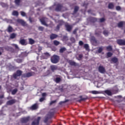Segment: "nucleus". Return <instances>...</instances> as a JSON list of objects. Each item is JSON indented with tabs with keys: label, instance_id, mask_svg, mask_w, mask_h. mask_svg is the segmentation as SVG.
<instances>
[{
	"label": "nucleus",
	"instance_id": "1",
	"mask_svg": "<svg viewBox=\"0 0 125 125\" xmlns=\"http://www.w3.org/2000/svg\"><path fill=\"white\" fill-rule=\"evenodd\" d=\"M59 60H60V57L58 55H54L51 57V62L53 64H57L59 62Z\"/></svg>",
	"mask_w": 125,
	"mask_h": 125
},
{
	"label": "nucleus",
	"instance_id": "2",
	"mask_svg": "<svg viewBox=\"0 0 125 125\" xmlns=\"http://www.w3.org/2000/svg\"><path fill=\"white\" fill-rule=\"evenodd\" d=\"M54 6H55V10L57 12H60V11H62V9L63 8V5L61 3H55Z\"/></svg>",
	"mask_w": 125,
	"mask_h": 125
},
{
	"label": "nucleus",
	"instance_id": "3",
	"mask_svg": "<svg viewBox=\"0 0 125 125\" xmlns=\"http://www.w3.org/2000/svg\"><path fill=\"white\" fill-rule=\"evenodd\" d=\"M36 75V73L34 72L31 71L29 72H27L26 73L23 74L22 75V78H30L31 77H33Z\"/></svg>",
	"mask_w": 125,
	"mask_h": 125
},
{
	"label": "nucleus",
	"instance_id": "4",
	"mask_svg": "<svg viewBox=\"0 0 125 125\" xmlns=\"http://www.w3.org/2000/svg\"><path fill=\"white\" fill-rule=\"evenodd\" d=\"M23 72L22 71L20 70H18L16 71V73H15L13 75V78L16 80L17 79V77H20L22 75V73Z\"/></svg>",
	"mask_w": 125,
	"mask_h": 125
},
{
	"label": "nucleus",
	"instance_id": "5",
	"mask_svg": "<svg viewBox=\"0 0 125 125\" xmlns=\"http://www.w3.org/2000/svg\"><path fill=\"white\" fill-rule=\"evenodd\" d=\"M17 21L18 23H20L21 24V26H23V27L28 26V24H27V23L22 19H18Z\"/></svg>",
	"mask_w": 125,
	"mask_h": 125
},
{
	"label": "nucleus",
	"instance_id": "6",
	"mask_svg": "<svg viewBox=\"0 0 125 125\" xmlns=\"http://www.w3.org/2000/svg\"><path fill=\"white\" fill-rule=\"evenodd\" d=\"M64 24V21H60L59 22V24L57 25L55 29V31H56L57 32H58L59 30H60V27L62 25Z\"/></svg>",
	"mask_w": 125,
	"mask_h": 125
},
{
	"label": "nucleus",
	"instance_id": "7",
	"mask_svg": "<svg viewBox=\"0 0 125 125\" xmlns=\"http://www.w3.org/2000/svg\"><path fill=\"white\" fill-rule=\"evenodd\" d=\"M16 100L15 99H12L6 102V105L8 106H11V105H13V104H15L16 103Z\"/></svg>",
	"mask_w": 125,
	"mask_h": 125
},
{
	"label": "nucleus",
	"instance_id": "8",
	"mask_svg": "<svg viewBox=\"0 0 125 125\" xmlns=\"http://www.w3.org/2000/svg\"><path fill=\"white\" fill-rule=\"evenodd\" d=\"M65 27L66 30L67 32H71V31H72V30L73 29V26L69 24L68 23L65 24Z\"/></svg>",
	"mask_w": 125,
	"mask_h": 125
},
{
	"label": "nucleus",
	"instance_id": "9",
	"mask_svg": "<svg viewBox=\"0 0 125 125\" xmlns=\"http://www.w3.org/2000/svg\"><path fill=\"white\" fill-rule=\"evenodd\" d=\"M118 44L119 45H125V40L123 39H118L117 41Z\"/></svg>",
	"mask_w": 125,
	"mask_h": 125
},
{
	"label": "nucleus",
	"instance_id": "10",
	"mask_svg": "<svg viewBox=\"0 0 125 125\" xmlns=\"http://www.w3.org/2000/svg\"><path fill=\"white\" fill-rule=\"evenodd\" d=\"M40 121H41V117H38L36 121L32 122L31 125H40Z\"/></svg>",
	"mask_w": 125,
	"mask_h": 125
},
{
	"label": "nucleus",
	"instance_id": "11",
	"mask_svg": "<svg viewBox=\"0 0 125 125\" xmlns=\"http://www.w3.org/2000/svg\"><path fill=\"white\" fill-rule=\"evenodd\" d=\"M40 21L42 23V25H44V26H48L47 24H46V22H45V21H46V18H42L40 19Z\"/></svg>",
	"mask_w": 125,
	"mask_h": 125
},
{
	"label": "nucleus",
	"instance_id": "12",
	"mask_svg": "<svg viewBox=\"0 0 125 125\" xmlns=\"http://www.w3.org/2000/svg\"><path fill=\"white\" fill-rule=\"evenodd\" d=\"M29 121H30V117L23 118L21 119V122L22 124H26V123H28Z\"/></svg>",
	"mask_w": 125,
	"mask_h": 125
},
{
	"label": "nucleus",
	"instance_id": "13",
	"mask_svg": "<svg viewBox=\"0 0 125 125\" xmlns=\"http://www.w3.org/2000/svg\"><path fill=\"white\" fill-rule=\"evenodd\" d=\"M57 38H58V35H57V34L52 33L50 35V39L52 41L55 40V39H57Z\"/></svg>",
	"mask_w": 125,
	"mask_h": 125
},
{
	"label": "nucleus",
	"instance_id": "14",
	"mask_svg": "<svg viewBox=\"0 0 125 125\" xmlns=\"http://www.w3.org/2000/svg\"><path fill=\"white\" fill-rule=\"evenodd\" d=\"M99 71L100 73H101V74H104V73H105V68L102 66H100L99 67Z\"/></svg>",
	"mask_w": 125,
	"mask_h": 125
},
{
	"label": "nucleus",
	"instance_id": "15",
	"mask_svg": "<svg viewBox=\"0 0 125 125\" xmlns=\"http://www.w3.org/2000/svg\"><path fill=\"white\" fill-rule=\"evenodd\" d=\"M102 33V32L101 30H98V29H96L95 31V36H97V37H100V36H101Z\"/></svg>",
	"mask_w": 125,
	"mask_h": 125
},
{
	"label": "nucleus",
	"instance_id": "16",
	"mask_svg": "<svg viewBox=\"0 0 125 125\" xmlns=\"http://www.w3.org/2000/svg\"><path fill=\"white\" fill-rule=\"evenodd\" d=\"M50 69L52 71L54 72L55 71H56V70L58 69V67H57V65H52L50 66Z\"/></svg>",
	"mask_w": 125,
	"mask_h": 125
},
{
	"label": "nucleus",
	"instance_id": "17",
	"mask_svg": "<svg viewBox=\"0 0 125 125\" xmlns=\"http://www.w3.org/2000/svg\"><path fill=\"white\" fill-rule=\"evenodd\" d=\"M4 50L7 51H12L13 50V48L12 47H9L8 46H6L4 47Z\"/></svg>",
	"mask_w": 125,
	"mask_h": 125
},
{
	"label": "nucleus",
	"instance_id": "18",
	"mask_svg": "<svg viewBox=\"0 0 125 125\" xmlns=\"http://www.w3.org/2000/svg\"><path fill=\"white\" fill-rule=\"evenodd\" d=\"M89 20H90V21L92 23H95V22L97 21V19L93 17H90Z\"/></svg>",
	"mask_w": 125,
	"mask_h": 125
},
{
	"label": "nucleus",
	"instance_id": "19",
	"mask_svg": "<svg viewBox=\"0 0 125 125\" xmlns=\"http://www.w3.org/2000/svg\"><path fill=\"white\" fill-rule=\"evenodd\" d=\"M38 108H39V106H38V104H35L30 107V109L31 110H37Z\"/></svg>",
	"mask_w": 125,
	"mask_h": 125
},
{
	"label": "nucleus",
	"instance_id": "20",
	"mask_svg": "<svg viewBox=\"0 0 125 125\" xmlns=\"http://www.w3.org/2000/svg\"><path fill=\"white\" fill-rule=\"evenodd\" d=\"M20 43L21 44V45H27V43H26V40L24 39H21L20 41Z\"/></svg>",
	"mask_w": 125,
	"mask_h": 125
},
{
	"label": "nucleus",
	"instance_id": "21",
	"mask_svg": "<svg viewBox=\"0 0 125 125\" xmlns=\"http://www.w3.org/2000/svg\"><path fill=\"white\" fill-rule=\"evenodd\" d=\"M108 7L109 9H114V8L115 7V5H114V3L112 2L109 3L108 4Z\"/></svg>",
	"mask_w": 125,
	"mask_h": 125
},
{
	"label": "nucleus",
	"instance_id": "22",
	"mask_svg": "<svg viewBox=\"0 0 125 125\" xmlns=\"http://www.w3.org/2000/svg\"><path fill=\"white\" fill-rule=\"evenodd\" d=\"M79 8H79V6H75V7H74V10L73 13V15H75V14H76V13H77V12L78 11H79Z\"/></svg>",
	"mask_w": 125,
	"mask_h": 125
},
{
	"label": "nucleus",
	"instance_id": "23",
	"mask_svg": "<svg viewBox=\"0 0 125 125\" xmlns=\"http://www.w3.org/2000/svg\"><path fill=\"white\" fill-rule=\"evenodd\" d=\"M111 61L113 62L114 64H116V63H118L119 60L116 57H113L111 59Z\"/></svg>",
	"mask_w": 125,
	"mask_h": 125
},
{
	"label": "nucleus",
	"instance_id": "24",
	"mask_svg": "<svg viewBox=\"0 0 125 125\" xmlns=\"http://www.w3.org/2000/svg\"><path fill=\"white\" fill-rule=\"evenodd\" d=\"M7 32L8 33H12L13 32V28L11 26L9 25L7 28Z\"/></svg>",
	"mask_w": 125,
	"mask_h": 125
},
{
	"label": "nucleus",
	"instance_id": "25",
	"mask_svg": "<svg viewBox=\"0 0 125 125\" xmlns=\"http://www.w3.org/2000/svg\"><path fill=\"white\" fill-rule=\"evenodd\" d=\"M69 63L71 65V66H77V63L73 61H69Z\"/></svg>",
	"mask_w": 125,
	"mask_h": 125
},
{
	"label": "nucleus",
	"instance_id": "26",
	"mask_svg": "<svg viewBox=\"0 0 125 125\" xmlns=\"http://www.w3.org/2000/svg\"><path fill=\"white\" fill-rule=\"evenodd\" d=\"M54 115V113L52 112H49L47 114V117H48L50 119H51L53 115Z\"/></svg>",
	"mask_w": 125,
	"mask_h": 125
},
{
	"label": "nucleus",
	"instance_id": "27",
	"mask_svg": "<svg viewBox=\"0 0 125 125\" xmlns=\"http://www.w3.org/2000/svg\"><path fill=\"white\" fill-rule=\"evenodd\" d=\"M28 41H29V43L30 44H34V43H35V40H34L32 38H29L28 39Z\"/></svg>",
	"mask_w": 125,
	"mask_h": 125
},
{
	"label": "nucleus",
	"instance_id": "28",
	"mask_svg": "<svg viewBox=\"0 0 125 125\" xmlns=\"http://www.w3.org/2000/svg\"><path fill=\"white\" fill-rule=\"evenodd\" d=\"M55 83H59L61 82V78L60 77L56 78L55 80Z\"/></svg>",
	"mask_w": 125,
	"mask_h": 125
},
{
	"label": "nucleus",
	"instance_id": "29",
	"mask_svg": "<svg viewBox=\"0 0 125 125\" xmlns=\"http://www.w3.org/2000/svg\"><path fill=\"white\" fill-rule=\"evenodd\" d=\"M124 26V22L120 21L118 23V28H122Z\"/></svg>",
	"mask_w": 125,
	"mask_h": 125
},
{
	"label": "nucleus",
	"instance_id": "30",
	"mask_svg": "<svg viewBox=\"0 0 125 125\" xmlns=\"http://www.w3.org/2000/svg\"><path fill=\"white\" fill-rule=\"evenodd\" d=\"M104 93H106L107 95H112V92L109 90H105Z\"/></svg>",
	"mask_w": 125,
	"mask_h": 125
},
{
	"label": "nucleus",
	"instance_id": "31",
	"mask_svg": "<svg viewBox=\"0 0 125 125\" xmlns=\"http://www.w3.org/2000/svg\"><path fill=\"white\" fill-rule=\"evenodd\" d=\"M112 56H113V53H111L110 52H108L106 54L107 58L112 57Z\"/></svg>",
	"mask_w": 125,
	"mask_h": 125
},
{
	"label": "nucleus",
	"instance_id": "32",
	"mask_svg": "<svg viewBox=\"0 0 125 125\" xmlns=\"http://www.w3.org/2000/svg\"><path fill=\"white\" fill-rule=\"evenodd\" d=\"M17 91H18V89H17V88L13 89L12 91V95H15V94H16V93H17Z\"/></svg>",
	"mask_w": 125,
	"mask_h": 125
},
{
	"label": "nucleus",
	"instance_id": "33",
	"mask_svg": "<svg viewBox=\"0 0 125 125\" xmlns=\"http://www.w3.org/2000/svg\"><path fill=\"white\" fill-rule=\"evenodd\" d=\"M44 55L45 57V59H47V58L50 57V54H49L48 52L44 53Z\"/></svg>",
	"mask_w": 125,
	"mask_h": 125
},
{
	"label": "nucleus",
	"instance_id": "34",
	"mask_svg": "<svg viewBox=\"0 0 125 125\" xmlns=\"http://www.w3.org/2000/svg\"><path fill=\"white\" fill-rule=\"evenodd\" d=\"M84 48H85V50L88 51L89 50V46L88 45V44H84Z\"/></svg>",
	"mask_w": 125,
	"mask_h": 125
},
{
	"label": "nucleus",
	"instance_id": "35",
	"mask_svg": "<svg viewBox=\"0 0 125 125\" xmlns=\"http://www.w3.org/2000/svg\"><path fill=\"white\" fill-rule=\"evenodd\" d=\"M91 41H92L93 42H94V43H97V40L95 37H92L91 38Z\"/></svg>",
	"mask_w": 125,
	"mask_h": 125
},
{
	"label": "nucleus",
	"instance_id": "36",
	"mask_svg": "<svg viewBox=\"0 0 125 125\" xmlns=\"http://www.w3.org/2000/svg\"><path fill=\"white\" fill-rule=\"evenodd\" d=\"M21 0H15V3L16 5H20Z\"/></svg>",
	"mask_w": 125,
	"mask_h": 125
},
{
	"label": "nucleus",
	"instance_id": "37",
	"mask_svg": "<svg viewBox=\"0 0 125 125\" xmlns=\"http://www.w3.org/2000/svg\"><path fill=\"white\" fill-rule=\"evenodd\" d=\"M10 39H13L16 38V34L15 33H12L10 35Z\"/></svg>",
	"mask_w": 125,
	"mask_h": 125
},
{
	"label": "nucleus",
	"instance_id": "38",
	"mask_svg": "<svg viewBox=\"0 0 125 125\" xmlns=\"http://www.w3.org/2000/svg\"><path fill=\"white\" fill-rule=\"evenodd\" d=\"M109 34V32L107 30H104L103 31V35H104V36H105V37H106V36H108V35Z\"/></svg>",
	"mask_w": 125,
	"mask_h": 125
},
{
	"label": "nucleus",
	"instance_id": "39",
	"mask_svg": "<svg viewBox=\"0 0 125 125\" xmlns=\"http://www.w3.org/2000/svg\"><path fill=\"white\" fill-rule=\"evenodd\" d=\"M53 43L54 44V45H59V44H60V42H59V41H57V40H55L53 42Z\"/></svg>",
	"mask_w": 125,
	"mask_h": 125
},
{
	"label": "nucleus",
	"instance_id": "40",
	"mask_svg": "<svg viewBox=\"0 0 125 125\" xmlns=\"http://www.w3.org/2000/svg\"><path fill=\"white\" fill-rule=\"evenodd\" d=\"M12 14L14 15V16H18V15H19V13L17 11H14Z\"/></svg>",
	"mask_w": 125,
	"mask_h": 125
},
{
	"label": "nucleus",
	"instance_id": "41",
	"mask_svg": "<svg viewBox=\"0 0 125 125\" xmlns=\"http://www.w3.org/2000/svg\"><path fill=\"white\" fill-rule=\"evenodd\" d=\"M106 50L107 51H112L113 50V48H112L111 46H108L106 47Z\"/></svg>",
	"mask_w": 125,
	"mask_h": 125
},
{
	"label": "nucleus",
	"instance_id": "42",
	"mask_svg": "<svg viewBox=\"0 0 125 125\" xmlns=\"http://www.w3.org/2000/svg\"><path fill=\"white\" fill-rule=\"evenodd\" d=\"M64 51H66V48H65V47L61 48L60 49V53H63V52H64Z\"/></svg>",
	"mask_w": 125,
	"mask_h": 125
},
{
	"label": "nucleus",
	"instance_id": "43",
	"mask_svg": "<svg viewBox=\"0 0 125 125\" xmlns=\"http://www.w3.org/2000/svg\"><path fill=\"white\" fill-rule=\"evenodd\" d=\"M103 51V47H100L98 50V52L99 53H101Z\"/></svg>",
	"mask_w": 125,
	"mask_h": 125
},
{
	"label": "nucleus",
	"instance_id": "44",
	"mask_svg": "<svg viewBox=\"0 0 125 125\" xmlns=\"http://www.w3.org/2000/svg\"><path fill=\"white\" fill-rule=\"evenodd\" d=\"M20 13L21 16H23V17H25L26 16H27V15H26V13H25L24 12L21 11Z\"/></svg>",
	"mask_w": 125,
	"mask_h": 125
},
{
	"label": "nucleus",
	"instance_id": "45",
	"mask_svg": "<svg viewBox=\"0 0 125 125\" xmlns=\"http://www.w3.org/2000/svg\"><path fill=\"white\" fill-rule=\"evenodd\" d=\"M83 97L82 96H80V100H79V102H81V101H84V100H86L87 99V98H82Z\"/></svg>",
	"mask_w": 125,
	"mask_h": 125
},
{
	"label": "nucleus",
	"instance_id": "46",
	"mask_svg": "<svg viewBox=\"0 0 125 125\" xmlns=\"http://www.w3.org/2000/svg\"><path fill=\"white\" fill-rule=\"evenodd\" d=\"M49 119H50V118H49L48 116H47L46 117H45V119L44 120V123L46 124V123H47V122H48V120H49Z\"/></svg>",
	"mask_w": 125,
	"mask_h": 125
},
{
	"label": "nucleus",
	"instance_id": "47",
	"mask_svg": "<svg viewBox=\"0 0 125 125\" xmlns=\"http://www.w3.org/2000/svg\"><path fill=\"white\" fill-rule=\"evenodd\" d=\"M38 30L39 31H41L42 32V31H43V30H44V27H43L42 26H39L38 27Z\"/></svg>",
	"mask_w": 125,
	"mask_h": 125
},
{
	"label": "nucleus",
	"instance_id": "48",
	"mask_svg": "<svg viewBox=\"0 0 125 125\" xmlns=\"http://www.w3.org/2000/svg\"><path fill=\"white\" fill-rule=\"evenodd\" d=\"M83 57V54L79 55V58L78 59V60H79V61H81V60H82Z\"/></svg>",
	"mask_w": 125,
	"mask_h": 125
},
{
	"label": "nucleus",
	"instance_id": "49",
	"mask_svg": "<svg viewBox=\"0 0 125 125\" xmlns=\"http://www.w3.org/2000/svg\"><path fill=\"white\" fill-rule=\"evenodd\" d=\"M87 5H88V3H85V2H84V3L83 4V6H84L85 9H86V8H87Z\"/></svg>",
	"mask_w": 125,
	"mask_h": 125
},
{
	"label": "nucleus",
	"instance_id": "50",
	"mask_svg": "<svg viewBox=\"0 0 125 125\" xmlns=\"http://www.w3.org/2000/svg\"><path fill=\"white\" fill-rule=\"evenodd\" d=\"M70 41L73 42V43H75V42H76V39L73 37L70 38Z\"/></svg>",
	"mask_w": 125,
	"mask_h": 125
},
{
	"label": "nucleus",
	"instance_id": "51",
	"mask_svg": "<svg viewBox=\"0 0 125 125\" xmlns=\"http://www.w3.org/2000/svg\"><path fill=\"white\" fill-rule=\"evenodd\" d=\"M116 10H117V11H120V10H122V8L120 6H117L116 7Z\"/></svg>",
	"mask_w": 125,
	"mask_h": 125
},
{
	"label": "nucleus",
	"instance_id": "52",
	"mask_svg": "<svg viewBox=\"0 0 125 125\" xmlns=\"http://www.w3.org/2000/svg\"><path fill=\"white\" fill-rule=\"evenodd\" d=\"M45 100V98L42 97L39 100L40 102H42L43 101H44Z\"/></svg>",
	"mask_w": 125,
	"mask_h": 125
},
{
	"label": "nucleus",
	"instance_id": "53",
	"mask_svg": "<svg viewBox=\"0 0 125 125\" xmlns=\"http://www.w3.org/2000/svg\"><path fill=\"white\" fill-rule=\"evenodd\" d=\"M12 46L15 47L16 49H18V48H19V47H18V45L16 44H12Z\"/></svg>",
	"mask_w": 125,
	"mask_h": 125
},
{
	"label": "nucleus",
	"instance_id": "54",
	"mask_svg": "<svg viewBox=\"0 0 125 125\" xmlns=\"http://www.w3.org/2000/svg\"><path fill=\"white\" fill-rule=\"evenodd\" d=\"M79 44L80 46H83V42L82 41H79Z\"/></svg>",
	"mask_w": 125,
	"mask_h": 125
},
{
	"label": "nucleus",
	"instance_id": "55",
	"mask_svg": "<svg viewBox=\"0 0 125 125\" xmlns=\"http://www.w3.org/2000/svg\"><path fill=\"white\" fill-rule=\"evenodd\" d=\"M105 20V19L104 18H102L101 19H100V22L101 23H102V22H104Z\"/></svg>",
	"mask_w": 125,
	"mask_h": 125
},
{
	"label": "nucleus",
	"instance_id": "56",
	"mask_svg": "<svg viewBox=\"0 0 125 125\" xmlns=\"http://www.w3.org/2000/svg\"><path fill=\"white\" fill-rule=\"evenodd\" d=\"M91 93H92V94H98V91H92Z\"/></svg>",
	"mask_w": 125,
	"mask_h": 125
},
{
	"label": "nucleus",
	"instance_id": "57",
	"mask_svg": "<svg viewBox=\"0 0 125 125\" xmlns=\"http://www.w3.org/2000/svg\"><path fill=\"white\" fill-rule=\"evenodd\" d=\"M77 31H78V28H75L74 30L73 31V34L76 35V34H77Z\"/></svg>",
	"mask_w": 125,
	"mask_h": 125
},
{
	"label": "nucleus",
	"instance_id": "58",
	"mask_svg": "<svg viewBox=\"0 0 125 125\" xmlns=\"http://www.w3.org/2000/svg\"><path fill=\"white\" fill-rule=\"evenodd\" d=\"M29 21L30 22V23H33V18H32L31 17L29 18Z\"/></svg>",
	"mask_w": 125,
	"mask_h": 125
},
{
	"label": "nucleus",
	"instance_id": "59",
	"mask_svg": "<svg viewBox=\"0 0 125 125\" xmlns=\"http://www.w3.org/2000/svg\"><path fill=\"white\" fill-rule=\"evenodd\" d=\"M54 103H56V101H51L50 103V104L52 105V104H54Z\"/></svg>",
	"mask_w": 125,
	"mask_h": 125
},
{
	"label": "nucleus",
	"instance_id": "60",
	"mask_svg": "<svg viewBox=\"0 0 125 125\" xmlns=\"http://www.w3.org/2000/svg\"><path fill=\"white\" fill-rule=\"evenodd\" d=\"M7 100H12V97L8 96V97H7Z\"/></svg>",
	"mask_w": 125,
	"mask_h": 125
},
{
	"label": "nucleus",
	"instance_id": "61",
	"mask_svg": "<svg viewBox=\"0 0 125 125\" xmlns=\"http://www.w3.org/2000/svg\"><path fill=\"white\" fill-rule=\"evenodd\" d=\"M42 47H39L38 48V52H41V51L42 50Z\"/></svg>",
	"mask_w": 125,
	"mask_h": 125
},
{
	"label": "nucleus",
	"instance_id": "62",
	"mask_svg": "<svg viewBox=\"0 0 125 125\" xmlns=\"http://www.w3.org/2000/svg\"><path fill=\"white\" fill-rule=\"evenodd\" d=\"M42 96H43V97H44V96H46V93H43L42 94Z\"/></svg>",
	"mask_w": 125,
	"mask_h": 125
},
{
	"label": "nucleus",
	"instance_id": "63",
	"mask_svg": "<svg viewBox=\"0 0 125 125\" xmlns=\"http://www.w3.org/2000/svg\"><path fill=\"white\" fill-rule=\"evenodd\" d=\"M4 97V96L3 95L0 96V99H2Z\"/></svg>",
	"mask_w": 125,
	"mask_h": 125
},
{
	"label": "nucleus",
	"instance_id": "64",
	"mask_svg": "<svg viewBox=\"0 0 125 125\" xmlns=\"http://www.w3.org/2000/svg\"><path fill=\"white\" fill-rule=\"evenodd\" d=\"M1 5H2V6H5V3H1Z\"/></svg>",
	"mask_w": 125,
	"mask_h": 125
}]
</instances>
